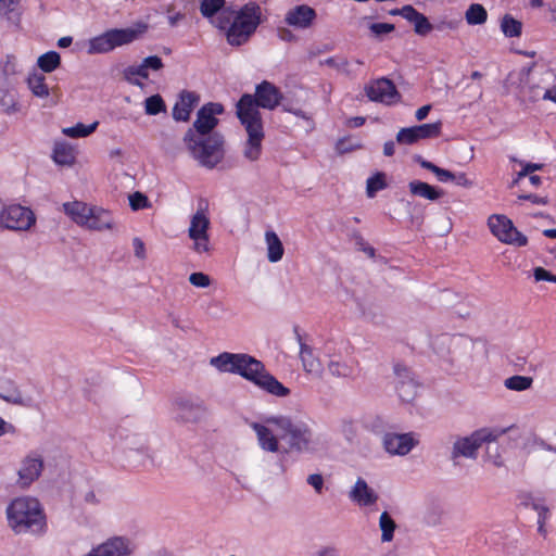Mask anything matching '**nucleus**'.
<instances>
[{
	"mask_svg": "<svg viewBox=\"0 0 556 556\" xmlns=\"http://www.w3.org/2000/svg\"><path fill=\"white\" fill-rule=\"evenodd\" d=\"M281 100L280 90L267 80L256 85L254 94L244 93L239 99L236 113L248 136L242 152L250 162L260 160L263 151L265 132L260 108L271 111Z\"/></svg>",
	"mask_w": 556,
	"mask_h": 556,
	"instance_id": "obj_1",
	"label": "nucleus"
},
{
	"mask_svg": "<svg viewBox=\"0 0 556 556\" xmlns=\"http://www.w3.org/2000/svg\"><path fill=\"white\" fill-rule=\"evenodd\" d=\"M224 113V106L217 102L204 104L185 136L184 142L194 160L206 168H214L223 159L224 138L214 131L218 125L217 115Z\"/></svg>",
	"mask_w": 556,
	"mask_h": 556,
	"instance_id": "obj_2",
	"label": "nucleus"
},
{
	"mask_svg": "<svg viewBox=\"0 0 556 556\" xmlns=\"http://www.w3.org/2000/svg\"><path fill=\"white\" fill-rule=\"evenodd\" d=\"M210 364L220 372L239 375L266 393L287 397L291 391L267 371L265 365L245 353L224 352L211 358Z\"/></svg>",
	"mask_w": 556,
	"mask_h": 556,
	"instance_id": "obj_3",
	"label": "nucleus"
},
{
	"mask_svg": "<svg viewBox=\"0 0 556 556\" xmlns=\"http://www.w3.org/2000/svg\"><path fill=\"white\" fill-rule=\"evenodd\" d=\"M7 518L10 528L16 534L46 532L47 522L43 509L34 497H17L7 507Z\"/></svg>",
	"mask_w": 556,
	"mask_h": 556,
	"instance_id": "obj_4",
	"label": "nucleus"
},
{
	"mask_svg": "<svg viewBox=\"0 0 556 556\" xmlns=\"http://www.w3.org/2000/svg\"><path fill=\"white\" fill-rule=\"evenodd\" d=\"M266 421L275 425L280 438L287 441L290 452L313 454L317 451L318 439L306 421L286 415L267 416Z\"/></svg>",
	"mask_w": 556,
	"mask_h": 556,
	"instance_id": "obj_5",
	"label": "nucleus"
},
{
	"mask_svg": "<svg viewBox=\"0 0 556 556\" xmlns=\"http://www.w3.org/2000/svg\"><path fill=\"white\" fill-rule=\"evenodd\" d=\"M64 213L78 226L89 230H110L114 226L110 211L81 201L63 203Z\"/></svg>",
	"mask_w": 556,
	"mask_h": 556,
	"instance_id": "obj_6",
	"label": "nucleus"
},
{
	"mask_svg": "<svg viewBox=\"0 0 556 556\" xmlns=\"http://www.w3.org/2000/svg\"><path fill=\"white\" fill-rule=\"evenodd\" d=\"M147 29V24H138L135 27L109 29L88 40L87 52L89 54L108 53L117 47L134 42L143 35Z\"/></svg>",
	"mask_w": 556,
	"mask_h": 556,
	"instance_id": "obj_7",
	"label": "nucleus"
},
{
	"mask_svg": "<svg viewBox=\"0 0 556 556\" xmlns=\"http://www.w3.org/2000/svg\"><path fill=\"white\" fill-rule=\"evenodd\" d=\"M261 23V8L256 3L243 5L235 15L228 31H226L227 42L230 46H241L245 43L255 33Z\"/></svg>",
	"mask_w": 556,
	"mask_h": 556,
	"instance_id": "obj_8",
	"label": "nucleus"
},
{
	"mask_svg": "<svg viewBox=\"0 0 556 556\" xmlns=\"http://www.w3.org/2000/svg\"><path fill=\"white\" fill-rule=\"evenodd\" d=\"M489 228L501 242L516 247H525L527 237L518 231L513 222L505 215H492L488 219Z\"/></svg>",
	"mask_w": 556,
	"mask_h": 556,
	"instance_id": "obj_9",
	"label": "nucleus"
},
{
	"mask_svg": "<svg viewBox=\"0 0 556 556\" xmlns=\"http://www.w3.org/2000/svg\"><path fill=\"white\" fill-rule=\"evenodd\" d=\"M492 440L494 438L491 434H485L483 431H475L470 435L459 437L453 443L451 459L454 464H457L460 457L476 459L482 443Z\"/></svg>",
	"mask_w": 556,
	"mask_h": 556,
	"instance_id": "obj_10",
	"label": "nucleus"
},
{
	"mask_svg": "<svg viewBox=\"0 0 556 556\" xmlns=\"http://www.w3.org/2000/svg\"><path fill=\"white\" fill-rule=\"evenodd\" d=\"M35 222L34 212L18 204L9 205L0 212V225L11 230H27Z\"/></svg>",
	"mask_w": 556,
	"mask_h": 556,
	"instance_id": "obj_11",
	"label": "nucleus"
},
{
	"mask_svg": "<svg viewBox=\"0 0 556 556\" xmlns=\"http://www.w3.org/2000/svg\"><path fill=\"white\" fill-rule=\"evenodd\" d=\"M210 219L205 212L200 208L191 217L188 236L193 240V250L197 253L210 251L208 230Z\"/></svg>",
	"mask_w": 556,
	"mask_h": 556,
	"instance_id": "obj_12",
	"label": "nucleus"
},
{
	"mask_svg": "<svg viewBox=\"0 0 556 556\" xmlns=\"http://www.w3.org/2000/svg\"><path fill=\"white\" fill-rule=\"evenodd\" d=\"M441 129V121L401 128L396 134V142L400 144H414L422 139L437 138L440 136Z\"/></svg>",
	"mask_w": 556,
	"mask_h": 556,
	"instance_id": "obj_13",
	"label": "nucleus"
},
{
	"mask_svg": "<svg viewBox=\"0 0 556 556\" xmlns=\"http://www.w3.org/2000/svg\"><path fill=\"white\" fill-rule=\"evenodd\" d=\"M43 469V459L40 455L31 453L27 455L20 465L17 470V486L22 489L28 488L41 475Z\"/></svg>",
	"mask_w": 556,
	"mask_h": 556,
	"instance_id": "obj_14",
	"label": "nucleus"
},
{
	"mask_svg": "<svg viewBox=\"0 0 556 556\" xmlns=\"http://www.w3.org/2000/svg\"><path fill=\"white\" fill-rule=\"evenodd\" d=\"M250 428L255 432L257 444L260 448L268 453H278L280 451V435L274 433V424H268L266 417L263 422L252 421L249 424Z\"/></svg>",
	"mask_w": 556,
	"mask_h": 556,
	"instance_id": "obj_15",
	"label": "nucleus"
},
{
	"mask_svg": "<svg viewBox=\"0 0 556 556\" xmlns=\"http://www.w3.org/2000/svg\"><path fill=\"white\" fill-rule=\"evenodd\" d=\"M164 67V63L162 59L157 55H150L142 60V62L138 65H130L124 70L125 79L135 86H142L141 81L136 77L141 79L149 78V72H157Z\"/></svg>",
	"mask_w": 556,
	"mask_h": 556,
	"instance_id": "obj_16",
	"label": "nucleus"
},
{
	"mask_svg": "<svg viewBox=\"0 0 556 556\" xmlns=\"http://www.w3.org/2000/svg\"><path fill=\"white\" fill-rule=\"evenodd\" d=\"M365 93L369 100L391 104L399 97L394 84L388 78L374 80L365 87Z\"/></svg>",
	"mask_w": 556,
	"mask_h": 556,
	"instance_id": "obj_17",
	"label": "nucleus"
},
{
	"mask_svg": "<svg viewBox=\"0 0 556 556\" xmlns=\"http://www.w3.org/2000/svg\"><path fill=\"white\" fill-rule=\"evenodd\" d=\"M177 418L184 422H199L206 415V407L200 400L181 397L176 401Z\"/></svg>",
	"mask_w": 556,
	"mask_h": 556,
	"instance_id": "obj_18",
	"label": "nucleus"
},
{
	"mask_svg": "<svg viewBox=\"0 0 556 556\" xmlns=\"http://www.w3.org/2000/svg\"><path fill=\"white\" fill-rule=\"evenodd\" d=\"M0 399L17 406L27 408L34 406V399L23 394L15 381L7 377L0 378Z\"/></svg>",
	"mask_w": 556,
	"mask_h": 556,
	"instance_id": "obj_19",
	"label": "nucleus"
},
{
	"mask_svg": "<svg viewBox=\"0 0 556 556\" xmlns=\"http://www.w3.org/2000/svg\"><path fill=\"white\" fill-rule=\"evenodd\" d=\"M394 374L396 377L395 388L400 399L403 402H412L417 393V384L409 369L397 364L394 366Z\"/></svg>",
	"mask_w": 556,
	"mask_h": 556,
	"instance_id": "obj_20",
	"label": "nucleus"
},
{
	"mask_svg": "<svg viewBox=\"0 0 556 556\" xmlns=\"http://www.w3.org/2000/svg\"><path fill=\"white\" fill-rule=\"evenodd\" d=\"M199 93L195 91L182 90L173 106V118L176 122H188L193 109L199 104Z\"/></svg>",
	"mask_w": 556,
	"mask_h": 556,
	"instance_id": "obj_21",
	"label": "nucleus"
},
{
	"mask_svg": "<svg viewBox=\"0 0 556 556\" xmlns=\"http://www.w3.org/2000/svg\"><path fill=\"white\" fill-rule=\"evenodd\" d=\"M417 444L412 433H386L383 435V446L389 454L404 456L408 454Z\"/></svg>",
	"mask_w": 556,
	"mask_h": 556,
	"instance_id": "obj_22",
	"label": "nucleus"
},
{
	"mask_svg": "<svg viewBox=\"0 0 556 556\" xmlns=\"http://www.w3.org/2000/svg\"><path fill=\"white\" fill-rule=\"evenodd\" d=\"M315 18V10L306 4H301L290 9L287 12L285 22L289 26L305 29L313 24Z\"/></svg>",
	"mask_w": 556,
	"mask_h": 556,
	"instance_id": "obj_23",
	"label": "nucleus"
},
{
	"mask_svg": "<svg viewBox=\"0 0 556 556\" xmlns=\"http://www.w3.org/2000/svg\"><path fill=\"white\" fill-rule=\"evenodd\" d=\"M349 497L358 506L364 507L376 504L379 498L378 493L363 478L356 480L349 493Z\"/></svg>",
	"mask_w": 556,
	"mask_h": 556,
	"instance_id": "obj_24",
	"label": "nucleus"
},
{
	"mask_svg": "<svg viewBox=\"0 0 556 556\" xmlns=\"http://www.w3.org/2000/svg\"><path fill=\"white\" fill-rule=\"evenodd\" d=\"M299 341H300V358H301L304 371H306L307 374H309L316 378H321L323 374H324V366H323L321 362L319 361V358H317L314 355L313 349L309 345L302 342L301 338L299 339Z\"/></svg>",
	"mask_w": 556,
	"mask_h": 556,
	"instance_id": "obj_25",
	"label": "nucleus"
},
{
	"mask_svg": "<svg viewBox=\"0 0 556 556\" xmlns=\"http://www.w3.org/2000/svg\"><path fill=\"white\" fill-rule=\"evenodd\" d=\"M448 350L453 361H462L471 356L473 342L466 336H454L448 339Z\"/></svg>",
	"mask_w": 556,
	"mask_h": 556,
	"instance_id": "obj_26",
	"label": "nucleus"
},
{
	"mask_svg": "<svg viewBox=\"0 0 556 556\" xmlns=\"http://www.w3.org/2000/svg\"><path fill=\"white\" fill-rule=\"evenodd\" d=\"M404 18L414 25V31L419 36H427L433 30L428 17L418 12L413 5H404Z\"/></svg>",
	"mask_w": 556,
	"mask_h": 556,
	"instance_id": "obj_27",
	"label": "nucleus"
},
{
	"mask_svg": "<svg viewBox=\"0 0 556 556\" xmlns=\"http://www.w3.org/2000/svg\"><path fill=\"white\" fill-rule=\"evenodd\" d=\"M408 189L412 195L419 197L429 201H437L443 197L444 192L437 187H433L421 180H412L408 184Z\"/></svg>",
	"mask_w": 556,
	"mask_h": 556,
	"instance_id": "obj_28",
	"label": "nucleus"
},
{
	"mask_svg": "<svg viewBox=\"0 0 556 556\" xmlns=\"http://www.w3.org/2000/svg\"><path fill=\"white\" fill-rule=\"evenodd\" d=\"M265 241L267 244V258L270 263L279 262L283 256V245L277 233L273 230L265 232Z\"/></svg>",
	"mask_w": 556,
	"mask_h": 556,
	"instance_id": "obj_29",
	"label": "nucleus"
},
{
	"mask_svg": "<svg viewBox=\"0 0 556 556\" xmlns=\"http://www.w3.org/2000/svg\"><path fill=\"white\" fill-rule=\"evenodd\" d=\"M52 157L60 165H70L74 162L75 155L68 143L55 142Z\"/></svg>",
	"mask_w": 556,
	"mask_h": 556,
	"instance_id": "obj_30",
	"label": "nucleus"
},
{
	"mask_svg": "<svg viewBox=\"0 0 556 556\" xmlns=\"http://www.w3.org/2000/svg\"><path fill=\"white\" fill-rule=\"evenodd\" d=\"M27 85L35 97L47 98L49 96V88L42 74L34 73L29 75Z\"/></svg>",
	"mask_w": 556,
	"mask_h": 556,
	"instance_id": "obj_31",
	"label": "nucleus"
},
{
	"mask_svg": "<svg viewBox=\"0 0 556 556\" xmlns=\"http://www.w3.org/2000/svg\"><path fill=\"white\" fill-rule=\"evenodd\" d=\"M465 18L468 25H482L488 20V12L482 4L472 3L465 12Z\"/></svg>",
	"mask_w": 556,
	"mask_h": 556,
	"instance_id": "obj_32",
	"label": "nucleus"
},
{
	"mask_svg": "<svg viewBox=\"0 0 556 556\" xmlns=\"http://www.w3.org/2000/svg\"><path fill=\"white\" fill-rule=\"evenodd\" d=\"M396 523L388 511H383L379 518V528L381 530V542H391L394 538Z\"/></svg>",
	"mask_w": 556,
	"mask_h": 556,
	"instance_id": "obj_33",
	"label": "nucleus"
},
{
	"mask_svg": "<svg viewBox=\"0 0 556 556\" xmlns=\"http://www.w3.org/2000/svg\"><path fill=\"white\" fill-rule=\"evenodd\" d=\"M416 162L422 168L428 169L431 173H433L437 176L438 180L441 182H448V181H452V179L454 178V173H452L451 170L441 168V167L437 166L435 164H433L432 162L422 159L421 156H416Z\"/></svg>",
	"mask_w": 556,
	"mask_h": 556,
	"instance_id": "obj_34",
	"label": "nucleus"
},
{
	"mask_svg": "<svg viewBox=\"0 0 556 556\" xmlns=\"http://www.w3.org/2000/svg\"><path fill=\"white\" fill-rule=\"evenodd\" d=\"M61 58L56 51H48L41 54L37 60L39 68L46 73H51L60 66Z\"/></svg>",
	"mask_w": 556,
	"mask_h": 556,
	"instance_id": "obj_35",
	"label": "nucleus"
},
{
	"mask_svg": "<svg viewBox=\"0 0 556 556\" xmlns=\"http://www.w3.org/2000/svg\"><path fill=\"white\" fill-rule=\"evenodd\" d=\"M99 122H93L90 125H85L83 123H77L72 127H66L62 129V132L71 138H84L91 135L98 127Z\"/></svg>",
	"mask_w": 556,
	"mask_h": 556,
	"instance_id": "obj_36",
	"label": "nucleus"
},
{
	"mask_svg": "<svg viewBox=\"0 0 556 556\" xmlns=\"http://www.w3.org/2000/svg\"><path fill=\"white\" fill-rule=\"evenodd\" d=\"M501 29L506 37H519L521 35L522 24L510 14H505L501 22Z\"/></svg>",
	"mask_w": 556,
	"mask_h": 556,
	"instance_id": "obj_37",
	"label": "nucleus"
},
{
	"mask_svg": "<svg viewBox=\"0 0 556 556\" xmlns=\"http://www.w3.org/2000/svg\"><path fill=\"white\" fill-rule=\"evenodd\" d=\"M328 370L333 377L349 378L354 374V369L351 365L339 359H331L328 363Z\"/></svg>",
	"mask_w": 556,
	"mask_h": 556,
	"instance_id": "obj_38",
	"label": "nucleus"
},
{
	"mask_svg": "<svg viewBox=\"0 0 556 556\" xmlns=\"http://www.w3.org/2000/svg\"><path fill=\"white\" fill-rule=\"evenodd\" d=\"M321 64L328 65L348 76L355 75V71L351 68L350 62L343 56H330L323 61Z\"/></svg>",
	"mask_w": 556,
	"mask_h": 556,
	"instance_id": "obj_39",
	"label": "nucleus"
},
{
	"mask_svg": "<svg viewBox=\"0 0 556 556\" xmlns=\"http://www.w3.org/2000/svg\"><path fill=\"white\" fill-rule=\"evenodd\" d=\"M533 379L528 376H511L504 381V386L514 391H525L531 388Z\"/></svg>",
	"mask_w": 556,
	"mask_h": 556,
	"instance_id": "obj_40",
	"label": "nucleus"
},
{
	"mask_svg": "<svg viewBox=\"0 0 556 556\" xmlns=\"http://www.w3.org/2000/svg\"><path fill=\"white\" fill-rule=\"evenodd\" d=\"M0 106L2 112L7 115L16 114L21 110V105L15 96L8 91L0 96Z\"/></svg>",
	"mask_w": 556,
	"mask_h": 556,
	"instance_id": "obj_41",
	"label": "nucleus"
},
{
	"mask_svg": "<svg viewBox=\"0 0 556 556\" xmlns=\"http://www.w3.org/2000/svg\"><path fill=\"white\" fill-rule=\"evenodd\" d=\"M166 111V105L160 94H153L144 100V112L148 115H157Z\"/></svg>",
	"mask_w": 556,
	"mask_h": 556,
	"instance_id": "obj_42",
	"label": "nucleus"
},
{
	"mask_svg": "<svg viewBox=\"0 0 556 556\" xmlns=\"http://www.w3.org/2000/svg\"><path fill=\"white\" fill-rule=\"evenodd\" d=\"M386 187V175L383 173H376L374 176L367 179V195L369 198H374L378 191L383 190Z\"/></svg>",
	"mask_w": 556,
	"mask_h": 556,
	"instance_id": "obj_43",
	"label": "nucleus"
},
{
	"mask_svg": "<svg viewBox=\"0 0 556 556\" xmlns=\"http://www.w3.org/2000/svg\"><path fill=\"white\" fill-rule=\"evenodd\" d=\"M225 0H201L200 12L206 18H213L224 7Z\"/></svg>",
	"mask_w": 556,
	"mask_h": 556,
	"instance_id": "obj_44",
	"label": "nucleus"
},
{
	"mask_svg": "<svg viewBox=\"0 0 556 556\" xmlns=\"http://www.w3.org/2000/svg\"><path fill=\"white\" fill-rule=\"evenodd\" d=\"M460 24H462L460 17H457V18L441 17L434 24H432V27H433V29H435L438 31L456 30Z\"/></svg>",
	"mask_w": 556,
	"mask_h": 556,
	"instance_id": "obj_45",
	"label": "nucleus"
},
{
	"mask_svg": "<svg viewBox=\"0 0 556 556\" xmlns=\"http://www.w3.org/2000/svg\"><path fill=\"white\" fill-rule=\"evenodd\" d=\"M526 507H530L538 513V521L547 522L551 517L549 508L538 501H531V503H525Z\"/></svg>",
	"mask_w": 556,
	"mask_h": 556,
	"instance_id": "obj_46",
	"label": "nucleus"
},
{
	"mask_svg": "<svg viewBox=\"0 0 556 556\" xmlns=\"http://www.w3.org/2000/svg\"><path fill=\"white\" fill-rule=\"evenodd\" d=\"M129 205L134 211H138L148 207V198L141 192H135L129 195Z\"/></svg>",
	"mask_w": 556,
	"mask_h": 556,
	"instance_id": "obj_47",
	"label": "nucleus"
},
{
	"mask_svg": "<svg viewBox=\"0 0 556 556\" xmlns=\"http://www.w3.org/2000/svg\"><path fill=\"white\" fill-rule=\"evenodd\" d=\"M189 281L192 286L198 288H206L211 283L210 277L203 273H192L189 276Z\"/></svg>",
	"mask_w": 556,
	"mask_h": 556,
	"instance_id": "obj_48",
	"label": "nucleus"
},
{
	"mask_svg": "<svg viewBox=\"0 0 556 556\" xmlns=\"http://www.w3.org/2000/svg\"><path fill=\"white\" fill-rule=\"evenodd\" d=\"M369 29L372 34L379 36L382 34H388L394 30V25L389 23H372L369 26Z\"/></svg>",
	"mask_w": 556,
	"mask_h": 556,
	"instance_id": "obj_49",
	"label": "nucleus"
},
{
	"mask_svg": "<svg viewBox=\"0 0 556 556\" xmlns=\"http://www.w3.org/2000/svg\"><path fill=\"white\" fill-rule=\"evenodd\" d=\"M533 275L536 281H549L556 283V276L542 267H536Z\"/></svg>",
	"mask_w": 556,
	"mask_h": 556,
	"instance_id": "obj_50",
	"label": "nucleus"
},
{
	"mask_svg": "<svg viewBox=\"0 0 556 556\" xmlns=\"http://www.w3.org/2000/svg\"><path fill=\"white\" fill-rule=\"evenodd\" d=\"M230 15L225 11L217 15V17L213 21L214 25L222 29L228 31V27L231 24Z\"/></svg>",
	"mask_w": 556,
	"mask_h": 556,
	"instance_id": "obj_51",
	"label": "nucleus"
},
{
	"mask_svg": "<svg viewBox=\"0 0 556 556\" xmlns=\"http://www.w3.org/2000/svg\"><path fill=\"white\" fill-rule=\"evenodd\" d=\"M307 483L314 488V490L320 494L324 488V478L319 473H313L307 477Z\"/></svg>",
	"mask_w": 556,
	"mask_h": 556,
	"instance_id": "obj_52",
	"label": "nucleus"
},
{
	"mask_svg": "<svg viewBox=\"0 0 556 556\" xmlns=\"http://www.w3.org/2000/svg\"><path fill=\"white\" fill-rule=\"evenodd\" d=\"M132 247H134L135 255L138 258H140V260L146 258V247H144L143 241L140 238H134Z\"/></svg>",
	"mask_w": 556,
	"mask_h": 556,
	"instance_id": "obj_53",
	"label": "nucleus"
},
{
	"mask_svg": "<svg viewBox=\"0 0 556 556\" xmlns=\"http://www.w3.org/2000/svg\"><path fill=\"white\" fill-rule=\"evenodd\" d=\"M20 2L21 0H0V14H9Z\"/></svg>",
	"mask_w": 556,
	"mask_h": 556,
	"instance_id": "obj_54",
	"label": "nucleus"
},
{
	"mask_svg": "<svg viewBox=\"0 0 556 556\" xmlns=\"http://www.w3.org/2000/svg\"><path fill=\"white\" fill-rule=\"evenodd\" d=\"M452 182H454L456 186L460 187H471L472 181L467 177L465 173H454V178L452 179Z\"/></svg>",
	"mask_w": 556,
	"mask_h": 556,
	"instance_id": "obj_55",
	"label": "nucleus"
},
{
	"mask_svg": "<svg viewBox=\"0 0 556 556\" xmlns=\"http://www.w3.org/2000/svg\"><path fill=\"white\" fill-rule=\"evenodd\" d=\"M543 164L539 163H525L522 169L519 172V177L531 175L535 170L542 169Z\"/></svg>",
	"mask_w": 556,
	"mask_h": 556,
	"instance_id": "obj_56",
	"label": "nucleus"
},
{
	"mask_svg": "<svg viewBox=\"0 0 556 556\" xmlns=\"http://www.w3.org/2000/svg\"><path fill=\"white\" fill-rule=\"evenodd\" d=\"M424 519L428 526H437L440 523L441 515L437 511H428Z\"/></svg>",
	"mask_w": 556,
	"mask_h": 556,
	"instance_id": "obj_57",
	"label": "nucleus"
},
{
	"mask_svg": "<svg viewBox=\"0 0 556 556\" xmlns=\"http://www.w3.org/2000/svg\"><path fill=\"white\" fill-rule=\"evenodd\" d=\"M7 433H15V427L0 416V437Z\"/></svg>",
	"mask_w": 556,
	"mask_h": 556,
	"instance_id": "obj_58",
	"label": "nucleus"
},
{
	"mask_svg": "<svg viewBox=\"0 0 556 556\" xmlns=\"http://www.w3.org/2000/svg\"><path fill=\"white\" fill-rule=\"evenodd\" d=\"M352 240L354 241L357 249L361 251L366 244V240L363 238L359 231L355 230L352 232Z\"/></svg>",
	"mask_w": 556,
	"mask_h": 556,
	"instance_id": "obj_59",
	"label": "nucleus"
},
{
	"mask_svg": "<svg viewBox=\"0 0 556 556\" xmlns=\"http://www.w3.org/2000/svg\"><path fill=\"white\" fill-rule=\"evenodd\" d=\"M431 111V105L430 104H426L421 108H419L416 112H415V117L417 121H424L427 115L429 114V112Z\"/></svg>",
	"mask_w": 556,
	"mask_h": 556,
	"instance_id": "obj_60",
	"label": "nucleus"
},
{
	"mask_svg": "<svg viewBox=\"0 0 556 556\" xmlns=\"http://www.w3.org/2000/svg\"><path fill=\"white\" fill-rule=\"evenodd\" d=\"M358 147H359L358 144H355V146H348V144H346V140H345V139H340V140L337 142V150H338L340 153L349 152V151L353 150L354 148H358Z\"/></svg>",
	"mask_w": 556,
	"mask_h": 556,
	"instance_id": "obj_61",
	"label": "nucleus"
},
{
	"mask_svg": "<svg viewBox=\"0 0 556 556\" xmlns=\"http://www.w3.org/2000/svg\"><path fill=\"white\" fill-rule=\"evenodd\" d=\"M365 121L366 119L363 116L351 117L348 121V126L352 127V128H358V127H361V126H363L365 124Z\"/></svg>",
	"mask_w": 556,
	"mask_h": 556,
	"instance_id": "obj_62",
	"label": "nucleus"
},
{
	"mask_svg": "<svg viewBox=\"0 0 556 556\" xmlns=\"http://www.w3.org/2000/svg\"><path fill=\"white\" fill-rule=\"evenodd\" d=\"M542 99L556 103V86L554 88H546L542 94Z\"/></svg>",
	"mask_w": 556,
	"mask_h": 556,
	"instance_id": "obj_63",
	"label": "nucleus"
},
{
	"mask_svg": "<svg viewBox=\"0 0 556 556\" xmlns=\"http://www.w3.org/2000/svg\"><path fill=\"white\" fill-rule=\"evenodd\" d=\"M395 152V143L394 141L390 140L384 142L383 144V154L386 156H392Z\"/></svg>",
	"mask_w": 556,
	"mask_h": 556,
	"instance_id": "obj_64",
	"label": "nucleus"
}]
</instances>
